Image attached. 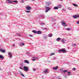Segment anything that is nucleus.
I'll list each match as a JSON object with an SVG mask.
<instances>
[{"instance_id": "1", "label": "nucleus", "mask_w": 79, "mask_h": 79, "mask_svg": "<svg viewBox=\"0 0 79 79\" xmlns=\"http://www.w3.org/2000/svg\"><path fill=\"white\" fill-rule=\"evenodd\" d=\"M58 51L59 53H61V52H62V53H65L66 52L64 48H62L61 49L59 50Z\"/></svg>"}, {"instance_id": "2", "label": "nucleus", "mask_w": 79, "mask_h": 79, "mask_svg": "<svg viewBox=\"0 0 79 79\" xmlns=\"http://www.w3.org/2000/svg\"><path fill=\"white\" fill-rule=\"evenodd\" d=\"M45 9L46 10H45V12L46 13H47L48 11H49V10H50L51 9L50 8V7H47V6H46Z\"/></svg>"}, {"instance_id": "3", "label": "nucleus", "mask_w": 79, "mask_h": 79, "mask_svg": "<svg viewBox=\"0 0 79 79\" xmlns=\"http://www.w3.org/2000/svg\"><path fill=\"white\" fill-rule=\"evenodd\" d=\"M23 69L25 71H26V72H27V71L29 70V68H28V67L26 66H24L23 67Z\"/></svg>"}, {"instance_id": "4", "label": "nucleus", "mask_w": 79, "mask_h": 79, "mask_svg": "<svg viewBox=\"0 0 79 79\" xmlns=\"http://www.w3.org/2000/svg\"><path fill=\"white\" fill-rule=\"evenodd\" d=\"M61 23V24H62L63 26H64V27H66V26H67V25H66V23H65V22H64V21H62Z\"/></svg>"}, {"instance_id": "5", "label": "nucleus", "mask_w": 79, "mask_h": 79, "mask_svg": "<svg viewBox=\"0 0 79 79\" xmlns=\"http://www.w3.org/2000/svg\"><path fill=\"white\" fill-rule=\"evenodd\" d=\"M19 44L20 46H24V45H25V44L23 42H20Z\"/></svg>"}, {"instance_id": "6", "label": "nucleus", "mask_w": 79, "mask_h": 79, "mask_svg": "<svg viewBox=\"0 0 79 79\" xmlns=\"http://www.w3.org/2000/svg\"><path fill=\"white\" fill-rule=\"evenodd\" d=\"M73 18L74 19H77V18H79V15H75L73 16Z\"/></svg>"}, {"instance_id": "7", "label": "nucleus", "mask_w": 79, "mask_h": 79, "mask_svg": "<svg viewBox=\"0 0 79 79\" xmlns=\"http://www.w3.org/2000/svg\"><path fill=\"white\" fill-rule=\"evenodd\" d=\"M26 8L27 10H30L31 9V7L29 6L26 7Z\"/></svg>"}, {"instance_id": "8", "label": "nucleus", "mask_w": 79, "mask_h": 79, "mask_svg": "<svg viewBox=\"0 0 79 79\" xmlns=\"http://www.w3.org/2000/svg\"><path fill=\"white\" fill-rule=\"evenodd\" d=\"M8 55L10 56V58H12V53H11L10 52H8Z\"/></svg>"}, {"instance_id": "9", "label": "nucleus", "mask_w": 79, "mask_h": 79, "mask_svg": "<svg viewBox=\"0 0 79 79\" xmlns=\"http://www.w3.org/2000/svg\"><path fill=\"white\" fill-rule=\"evenodd\" d=\"M46 6H49V5H51V3L50 2H47L46 3Z\"/></svg>"}, {"instance_id": "10", "label": "nucleus", "mask_w": 79, "mask_h": 79, "mask_svg": "<svg viewBox=\"0 0 79 79\" xmlns=\"http://www.w3.org/2000/svg\"><path fill=\"white\" fill-rule=\"evenodd\" d=\"M66 40L64 39H62L61 40V42H62L63 44H64V43L66 42Z\"/></svg>"}, {"instance_id": "11", "label": "nucleus", "mask_w": 79, "mask_h": 79, "mask_svg": "<svg viewBox=\"0 0 79 79\" xmlns=\"http://www.w3.org/2000/svg\"><path fill=\"white\" fill-rule=\"evenodd\" d=\"M42 32V31L39 30L37 31V34H41Z\"/></svg>"}, {"instance_id": "12", "label": "nucleus", "mask_w": 79, "mask_h": 79, "mask_svg": "<svg viewBox=\"0 0 79 79\" xmlns=\"http://www.w3.org/2000/svg\"><path fill=\"white\" fill-rule=\"evenodd\" d=\"M0 50L1 51V52H2V53H5L6 52V51L4 49H0Z\"/></svg>"}, {"instance_id": "13", "label": "nucleus", "mask_w": 79, "mask_h": 79, "mask_svg": "<svg viewBox=\"0 0 79 79\" xmlns=\"http://www.w3.org/2000/svg\"><path fill=\"white\" fill-rule=\"evenodd\" d=\"M43 38L45 40H46V39H48V38L47 37V36L46 35H44L43 36Z\"/></svg>"}, {"instance_id": "14", "label": "nucleus", "mask_w": 79, "mask_h": 79, "mask_svg": "<svg viewBox=\"0 0 79 79\" xmlns=\"http://www.w3.org/2000/svg\"><path fill=\"white\" fill-rule=\"evenodd\" d=\"M58 68V66H56V67H54L53 68L54 70H56Z\"/></svg>"}, {"instance_id": "15", "label": "nucleus", "mask_w": 79, "mask_h": 79, "mask_svg": "<svg viewBox=\"0 0 79 79\" xmlns=\"http://www.w3.org/2000/svg\"><path fill=\"white\" fill-rule=\"evenodd\" d=\"M40 23L41 26H44V25H45V22H41Z\"/></svg>"}, {"instance_id": "16", "label": "nucleus", "mask_w": 79, "mask_h": 79, "mask_svg": "<svg viewBox=\"0 0 79 79\" xmlns=\"http://www.w3.org/2000/svg\"><path fill=\"white\" fill-rule=\"evenodd\" d=\"M6 2L9 3H11V0H6Z\"/></svg>"}, {"instance_id": "17", "label": "nucleus", "mask_w": 79, "mask_h": 79, "mask_svg": "<svg viewBox=\"0 0 79 79\" xmlns=\"http://www.w3.org/2000/svg\"><path fill=\"white\" fill-rule=\"evenodd\" d=\"M19 73H20L21 76H23V77H24V74H23V73H22L21 72L19 71Z\"/></svg>"}, {"instance_id": "18", "label": "nucleus", "mask_w": 79, "mask_h": 79, "mask_svg": "<svg viewBox=\"0 0 79 79\" xmlns=\"http://www.w3.org/2000/svg\"><path fill=\"white\" fill-rule=\"evenodd\" d=\"M24 63H27V64H29V61L27 60H25Z\"/></svg>"}, {"instance_id": "19", "label": "nucleus", "mask_w": 79, "mask_h": 79, "mask_svg": "<svg viewBox=\"0 0 79 79\" xmlns=\"http://www.w3.org/2000/svg\"><path fill=\"white\" fill-rule=\"evenodd\" d=\"M60 40H61V38H58L56 39V41H57L58 42V41H60Z\"/></svg>"}, {"instance_id": "20", "label": "nucleus", "mask_w": 79, "mask_h": 79, "mask_svg": "<svg viewBox=\"0 0 79 79\" xmlns=\"http://www.w3.org/2000/svg\"><path fill=\"white\" fill-rule=\"evenodd\" d=\"M68 75L69 76H71L72 75V74H71V72H68Z\"/></svg>"}, {"instance_id": "21", "label": "nucleus", "mask_w": 79, "mask_h": 79, "mask_svg": "<svg viewBox=\"0 0 79 79\" xmlns=\"http://www.w3.org/2000/svg\"><path fill=\"white\" fill-rule=\"evenodd\" d=\"M4 57L2 55H0V59H3Z\"/></svg>"}, {"instance_id": "22", "label": "nucleus", "mask_w": 79, "mask_h": 79, "mask_svg": "<svg viewBox=\"0 0 79 79\" xmlns=\"http://www.w3.org/2000/svg\"><path fill=\"white\" fill-rule=\"evenodd\" d=\"M32 32H33V33H35V34H37V31L35 30H33L32 31Z\"/></svg>"}, {"instance_id": "23", "label": "nucleus", "mask_w": 79, "mask_h": 79, "mask_svg": "<svg viewBox=\"0 0 79 79\" xmlns=\"http://www.w3.org/2000/svg\"><path fill=\"white\" fill-rule=\"evenodd\" d=\"M52 36H53V35H52V34H50L48 35V37H52Z\"/></svg>"}, {"instance_id": "24", "label": "nucleus", "mask_w": 79, "mask_h": 79, "mask_svg": "<svg viewBox=\"0 0 79 79\" xmlns=\"http://www.w3.org/2000/svg\"><path fill=\"white\" fill-rule=\"evenodd\" d=\"M44 73H48V69H46L45 71H44Z\"/></svg>"}, {"instance_id": "25", "label": "nucleus", "mask_w": 79, "mask_h": 79, "mask_svg": "<svg viewBox=\"0 0 79 79\" xmlns=\"http://www.w3.org/2000/svg\"><path fill=\"white\" fill-rule=\"evenodd\" d=\"M62 72H63V73H67V72H68V70H63L62 71Z\"/></svg>"}, {"instance_id": "26", "label": "nucleus", "mask_w": 79, "mask_h": 79, "mask_svg": "<svg viewBox=\"0 0 79 79\" xmlns=\"http://www.w3.org/2000/svg\"><path fill=\"white\" fill-rule=\"evenodd\" d=\"M73 5L74 6H75V7H77V5L76 4L73 3Z\"/></svg>"}, {"instance_id": "27", "label": "nucleus", "mask_w": 79, "mask_h": 79, "mask_svg": "<svg viewBox=\"0 0 79 79\" xmlns=\"http://www.w3.org/2000/svg\"><path fill=\"white\" fill-rule=\"evenodd\" d=\"M41 17L42 18H43V19H44V18H45V15H42L41 16Z\"/></svg>"}, {"instance_id": "28", "label": "nucleus", "mask_w": 79, "mask_h": 79, "mask_svg": "<svg viewBox=\"0 0 79 79\" xmlns=\"http://www.w3.org/2000/svg\"><path fill=\"white\" fill-rule=\"evenodd\" d=\"M71 29L70 28H65V30H67V31H70V30H71Z\"/></svg>"}, {"instance_id": "29", "label": "nucleus", "mask_w": 79, "mask_h": 79, "mask_svg": "<svg viewBox=\"0 0 79 79\" xmlns=\"http://www.w3.org/2000/svg\"><path fill=\"white\" fill-rule=\"evenodd\" d=\"M54 10H58V7L55 6L54 8Z\"/></svg>"}, {"instance_id": "30", "label": "nucleus", "mask_w": 79, "mask_h": 79, "mask_svg": "<svg viewBox=\"0 0 79 79\" xmlns=\"http://www.w3.org/2000/svg\"><path fill=\"white\" fill-rule=\"evenodd\" d=\"M17 35L19 37H21V35L19 33H17Z\"/></svg>"}, {"instance_id": "31", "label": "nucleus", "mask_w": 79, "mask_h": 79, "mask_svg": "<svg viewBox=\"0 0 79 79\" xmlns=\"http://www.w3.org/2000/svg\"><path fill=\"white\" fill-rule=\"evenodd\" d=\"M12 2H15V3H18V1L16 0L13 1Z\"/></svg>"}, {"instance_id": "32", "label": "nucleus", "mask_w": 79, "mask_h": 79, "mask_svg": "<svg viewBox=\"0 0 79 79\" xmlns=\"http://www.w3.org/2000/svg\"><path fill=\"white\" fill-rule=\"evenodd\" d=\"M68 9L69 10H72V9L70 7H68Z\"/></svg>"}, {"instance_id": "33", "label": "nucleus", "mask_w": 79, "mask_h": 79, "mask_svg": "<svg viewBox=\"0 0 79 79\" xmlns=\"http://www.w3.org/2000/svg\"><path fill=\"white\" fill-rule=\"evenodd\" d=\"M58 8H61V5H59L58 6V7H57Z\"/></svg>"}, {"instance_id": "34", "label": "nucleus", "mask_w": 79, "mask_h": 79, "mask_svg": "<svg viewBox=\"0 0 79 79\" xmlns=\"http://www.w3.org/2000/svg\"><path fill=\"white\" fill-rule=\"evenodd\" d=\"M54 54H55V53H51L50 54V56H52V55H54Z\"/></svg>"}, {"instance_id": "35", "label": "nucleus", "mask_w": 79, "mask_h": 79, "mask_svg": "<svg viewBox=\"0 0 79 79\" xmlns=\"http://www.w3.org/2000/svg\"><path fill=\"white\" fill-rule=\"evenodd\" d=\"M26 13H30V12H31V11L26 10Z\"/></svg>"}, {"instance_id": "36", "label": "nucleus", "mask_w": 79, "mask_h": 79, "mask_svg": "<svg viewBox=\"0 0 79 79\" xmlns=\"http://www.w3.org/2000/svg\"><path fill=\"white\" fill-rule=\"evenodd\" d=\"M19 68L20 69H22V70H23V69H24V68H23V67H20Z\"/></svg>"}, {"instance_id": "37", "label": "nucleus", "mask_w": 79, "mask_h": 79, "mask_svg": "<svg viewBox=\"0 0 79 79\" xmlns=\"http://www.w3.org/2000/svg\"><path fill=\"white\" fill-rule=\"evenodd\" d=\"M33 58H34V59H35V60H37V57H33Z\"/></svg>"}, {"instance_id": "38", "label": "nucleus", "mask_w": 79, "mask_h": 79, "mask_svg": "<svg viewBox=\"0 0 79 79\" xmlns=\"http://www.w3.org/2000/svg\"><path fill=\"white\" fill-rule=\"evenodd\" d=\"M37 70V69H33V71H36Z\"/></svg>"}, {"instance_id": "39", "label": "nucleus", "mask_w": 79, "mask_h": 79, "mask_svg": "<svg viewBox=\"0 0 79 79\" xmlns=\"http://www.w3.org/2000/svg\"><path fill=\"white\" fill-rule=\"evenodd\" d=\"M52 60H56V57H54L53 59H52Z\"/></svg>"}, {"instance_id": "40", "label": "nucleus", "mask_w": 79, "mask_h": 79, "mask_svg": "<svg viewBox=\"0 0 79 79\" xmlns=\"http://www.w3.org/2000/svg\"><path fill=\"white\" fill-rule=\"evenodd\" d=\"M27 55H28V56H29V55H30V53L27 52Z\"/></svg>"}, {"instance_id": "41", "label": "nucleus", "mask_w": 79, "mask_h": 79, "mask_svg": "<svg viewBox=\"0 0 79 79\" xmlns=\"http://www.w3.org/2000/svg\"><path fill=\"white\" fill-rule=\"evenodd\" d=\"M73 71H76V68H73Z\"/></svg>"}, {"instance_id": "42", "label": "nucleus", "mask_w": 79, "mask_h": 79, "mask_svg": "<svg viewBox=\"0 0 79 79\" xmlns=\"http://www.w3.org/2000/svg\"><path fill=\"white\" fill-rule=\"evenodd\" d=\"M21 3H24V1L23 0H21V1L20 2Z\"/></svg>"}, {"instance_id": "43", "label": "nucleus", "mask_w": 79, "mask_h": 79, "mask_svg": "<svg viewBox=\"0 0 79 79\" xmlns=\"http://www.w3.org/2000/svg\"><path fill=\"white\" fill-rule=\"evenodd\" d=\"M77 24H79V20L77 22Z\"/></svg>"}, {"instance_id": "44", "label": "nucleus", "mask_w": 79, "mask_h": 79, "mask_svg": "<svg viewBox=\"0 0 79 79\" xmlns=\"http://www.w3.org/2000/svg\"><path fill=\"white\" fill-rule=\"evenodd\" d=\"M72 45H73V46H76V44H72Z\"/></svg>"}, {"instance_id": "45", "label": "nucleus", "mask_w": 79, "mask_h": 79, "mask_svg": "<svg viewBox=\"0 0 79 79\" xmlns=\"http://www.w3.org/2000/svg\"><path fill=\"white\" fill-rule=\"evenodd\" d=\"M63 69H60V71H63Z\"/></svg>"}, {"instance_id": "46", "label": "nucleus", "mask_w": 79, "mask_h": 79, "mask_svg": "<svg viewBox=\"0 0 79 79\" xmlns=\"http://www.w3.org/2000/svg\"><path fill=\"white\" fill-rule=\"evenodd\" d=\"M13 47H15V44H13L12 45Z\"/></svg>"}, {"instance_id": "47", "label": "nucleus", "mask_w": 79, "mask_h": 79, "mask_svg": "<svg viewBox=\"0 0 79 79\" xmlns=\"http://www.w3.org/2000/svg\"><path fill=\"white\" fill-rule=\"evenodd\" d=\"M32 61H35V59H34V58H33V59H32Z\"/></svg>"}, {"instance_id": "48", "label": "nucleus", "mask_w": 79, "mask_h": 79, "mask_svg": "<svg viewBox=\"0 0 79 79\" xmlns=\"http://www.w3.org/2000/svg\"><path fill=\"white\" fill-rule=\"evenodd\" d=\"M0 15H4V14L2 13L1 14H0Z\"/></svg>"}, {"instance_id": "49", "label": "nucleus", "mask_w": 79, "mask_h": 79, "mask_svg": "<svg viewBox=\"0 0 79 79\" xmlns=\"http://www.w3.org/2000/svg\"><path fill=\"white\" fill-rule=\"evenodd\" d=\"M29 36H30V37H32V35H29Z\"/></svg>"}, {"instance_id": "50", "label": "nucleus", "mask_w": 79, "mask_h": 79, "mask_svg": "<svg viewBox=\"0 0 79 79\" xmlns=\"http://www.w3.org/2000/svg\"><path fill=\"white\" fill-rule=\"evenodd\" d=\"M46 29H47V28H45L44 30H46Z\"/></svg>"}, {"instance_id": "51", "label": "nucleus", "mask_w": 79, "mask_h": 79, "mask_svg": "<svg viewBox=\"0 0 79 79\" xmlns=\"http://www.w3.org/2000/svg\"><path fill=\"white\" fill-rule=\"evenodd\" d=\"M0 70H2V69L0 68Z\"/></svg>"}, {"instance_id": "52", "label": "nucleus", "mask_w": 79, "mask_h": 79, "mask_svg": "<svg viewBox=\"0 0 79 79\" xmlns=\"http://www.w3.org/2000/svg\"><path fill=\"white\" fill-rule=\"evenodd\" d=\"M29 44H30V45H31V43H30Z\"/></svg>"}, {"instance_id": "53", "label": "nucleus", "mask_w": 79, "mask_h": 79, "mask_svg": "<svg viewBox=\"0 0 79 79\" xmlns=\"http://www.w3.org/2000/svg\"><path fill=\"white\" fill-rule=\"evenodd\" d=\"M63 0H60V1H63Z\"/></svg>"}, {"instance_id": "54", "label": "nucleus", "mask_w": 79, "mask_h": 79, "mask_svg": "<svg viewBox=\"0 0 79 79\" xmlns=\"http://www.w3.org/2000/svg\"><path fill=\"white\" fill-rule=\"evenodd\" d=\"M69 35H70V34H69Z\"/></svg>"}, {"instance_id": "55", "label": "nucleus", "mask_w": 79, "mask_h": 79, "mask_svg": "<svg viewBox=\"0 0 79 79\" xmlns=\"http://www.w3.org/2000/svg\"><path fill=\"white\" fill-rule=\"evenodd\" d=\"M26 0V1H27V0Z\"/></svg>"}, {"instance_id": "56", "label": "nucleus", "mask_w": 79, "mask_h": 79, "mask_svg": "<svg viewBox=\"0 0 79 79\" xmlns=\"http://www.w3.org/2000/svg\"><path fill=\"white\" fill-rule=\"evenodd\" d=\"M0 50H1V49L0 48Z\"/></svg>"}]
</instances>
